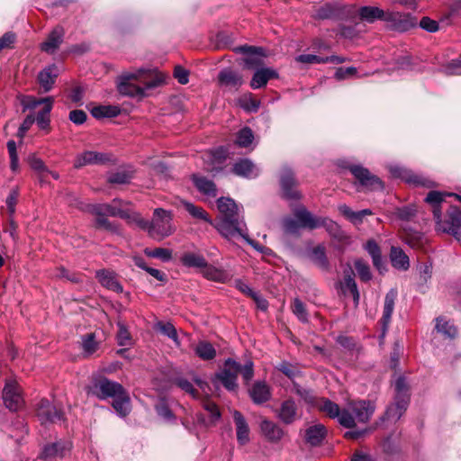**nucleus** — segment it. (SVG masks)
I'll list each match as a JSON object with an SVG mask.
<instances>
[{
    "label": "nucleus",
    "mask_w": 461,
    "mask_h": 461,
    "mask_svg": "<svg viewBox=\"0 0 461 461\" xmlns=\"http://www.w3.org/2000/svg\"><path fill=\"white\" fill-rule=\"evenodd\" d=\"M93 389L94 393L100 399H106L108 397L115 398L125 391L122 384L105 377L96 380L94 383Z\"/></svg>",
    "instance_id": "nucleus-11"
},
{
    "label": "nucleus",
    "mask_w": 461,
    "mask_h": 461,
    "mask_svg": "<svg viewBox=\"0 0 461 461\" xmlns=\"http://www.w3.org/2000/svg\"><path fill=\"white\" fill-rule=\"evenodd\" d=\"M37 416L41 424L56 423L63 420V412L48 400H41L38 405Z\"/></svg>",
    "instance_id": "nucleus-13"
},
{
    "label": "nucleus",
    "mask_w": 461,
    "mask_h": 461,
    "mask_svg": "<svg viewBox=\"0 0 461 461\" xmlns=\"http://www.w3.org/2000/svg\"><path fill=\"white\" fill-rule=\"evenodd\" d=\"M181 262L184 266L188 267H196L203 269L206 267V259L200 254L192 252L185 253L181 258Z\"/></svg>",
    "instance_id": "nucleus-43"
},
{
    "label": "nucleus",
    "mask_w": 461,
    "mask_h": 461,
    "mask_svg": "<svg viewBox=\"0 0 461 461\" xmlns=\"http://www.w3.org/2000/svg\"><path fill=\"white\" fill-rule=\"evenodd\" d=\"M310 259L322 271L329 272L330 270V264L326 256V249L323 245L320 244L312 249Z\"/></svg>",
    "instance_id": "nucleus-31"
},
{
    "label": "nucleus",
    "mask_w": 461,
    "mask_h": 461,
    "mask_svg": "<svg viewBox=\"0 0 461 461\" xmlns=\"http://www.w3.org/2000/svg\"><path fill=\"white\" fill-rule=\"evenodd\" d=\"M58 77L57 68L54 66L45 68L38 75V82L44 92H49Z\"/></svg>",
    "instance_id": "nucleus-36"
},
{
    "label": "nucleus",
    "mask_w": 461,
    "mask_h": 461,
    "mask_svg": "<svg viewBox=\"0 0 461 461\" xmlns=\"http://www.w3.org/2000/svg\"><path fill=\"white\" fill-rule=\"evenodd\" d=\"M320 410L325 412L330 418H338L339 421L341 411L339 406L329 399H323L319 406Z\"/></svg>",
    "instance_id": "nucleus-46"
},
{
    "label": "nucleus",
    "mask_w": 461,
    "mask_h": 461,
    "mask_svg": "<svg viewBox=\"0 0 461 461\" xmlns=\"http://www.w3.org/2000/svg\"><path fill=\"white\" fill-rule=\"evenodd\" d=\"M233 420L236 425L237 440L240 445L249 441V428L244 416L239 411H233Z\"/></svg>",
    "instance_id": "nucleus-29"
},
{
    "label": "nucleus",
    "mask_w": 461,
    "mask_h": 461,
    "mask_svg": "<svg viewBox=\"0 0 461 461\" xmlns=\"http://www.w3.org/2000/svg\"><path fill=\"white\" fill-rule=\"evenodd\" d=\"M172 221L173 215L170 211L157 208L154 210L152 220L147 221L144 230L148 231L151 238L161 240L175 232Z\"/></svg>",
    "instance_id": "nucleus-9"
},
{
    "label": "nucleus",
    "mask_w": 461,
    "mask_h": 461,
    "mask_svg": "<svg viewBox=\"0 0 461 461\" xmlns=\"http://www.w3.org/2000/svg\"><path fill=\"white\" fill-rule=\"evenodd\" d=\"M375 411V404L370 401H356L341 410L339 424L345 428H354L357 422L366 423Z\"/></svg>",
    "instance_id": "nucleus-6"
},
{
    "label": "nucleus",
    "mask_w": 461,
    "mask_h": 461,
    "mask_svg": "<svg viewBox=\"0 0 461 461\" xmlns=\"http://www.w3.org/2000/svg\"><path fill=\"white\" fill-rule=\"evenodd\" d=\"M194 352L203 360H212L216 356L215 348L207 341H200L195 346Z\"/></svg>",
    "instance_id": "nucleus-44"
},
{
    "label": "nucleus",
    "mask_w": 461,
    "mask_h": 461,
    "mask_svg": "<svg viewBox=\"0 0 461 461\" xmlns=\"http://www.w3.org/2000/svg\"><path fill=\"white\" fill-rule=\"evenodd\" d=\"M327 436V429L321 423L309 425L303 431V439L311 447L321 446Z\"/></svg>",
    "instance_id": "nucleus-20"
},
{
    "label": "nucleus",
    "mask_w": 461,
    "mask_h": 461,
    "mask_svg": "<svg viewBox=\"0 0 461 461\" xmlns=\"http://www.w3.org/2000/svg\"><path fill=\"white\" fill-rule=\"evenodd\" d=\"M117 341L120 346H130L131 337L126 326L122 322H118Z\"/></svg>",
    "instance_id": "nucleus-56"
},
{
    "label": "nucleus",
    "mask_w": 461,
    "mask_h": 461,
    "mask_svg": "<svg viewBox=\"0 0 461 461\" xmlns=\"http://www.w3.org/2000/svg\"><path fill=\"white\" fill-rule=\"evenodd\" d=\"M19 196V191L17 188H13L6 198V206L9 213L13 215L15 212V205Z\"/></svg>",
    "instance_id": "nucleus-62"
},
{
    "label": "nucleus",
    "mask_w": 461,
    "mask_h": 461,
    "mask_svg": "<svg viewBox=\"0 0 461 461\" xmlns=\"http://www.w3.org/2000/svg\"><path fill=\"white\" fill-rule=\"evenodd\" d=\"M120 108L114 105H99L91 110V114L96 119L112 118L120 114Z\"/></svg>",
    "instance_id": "nucleus-42"
},
{
    "label": "nucleus",
    "mask_w": 461,
    "mask_h": 461,
    "mask_svg": "<svg viewBox=\"0 0 461 461\" xmlns=\"http://www.w3.org/2000/svg\"><path fill=\"white\" fill-rule=\"evenodd\" d=\"M227 157L228 151L222 147L205 152L203 158L206 164V170L210 172L221 170Z\"/></svg>",
    "instance_id": "nucleus-16"
},
{
    "label": "nucleus",
    "mask_w": 461,
    "mask_h": 461,
    "mask_svg": "<svg viewBox=\"0 0 461 461\" xmlns=\"http://www.w3.org/2000/svg\"><path fill=\"white\" fill-rule=\"evenodd\" d=\"M395 389V396L393 402L391 403L384 412V414L380 418L382 422L388 421L391 423L397 422L400 418L406 411L409 402H410V394H409V386L405 381V378L402 376H399L394 384Z\"/></svg>",
    "instance_id": "nucleus-7"
},
{
    "label": "nucleus",
    "mask_w": 461,
    "mask_h": 461,
    "mask_svg": "<svg viewBox=\"0 0 461 461\" xmlns=\"http://www.w3.org/2000/svg\"><path fill=\"white\" fill-rule=\"evenodd\" d=\"M397 298V291L391 289L384 297V304L383 316L381 318L383 336L387 331L389 323L391 322V317L394 309L395 300Z\"/></svg>",
    "instance_id": "nucleus-25"
},
{
    "label": "nucleus",
    "mask_w": 461,
    "mask_h": 461,
    "mask_svg": "<svg viewBox=\"0 0 461 461\" xmlns=\"http://www.w3.org/2000/svg\"><path fill=\"white\" fill-rule=\"evenodd\" d=\"M390 260L392 266L399 270H407L410 267L409 257L399 248L393 246L390 251Z\"/></svg>",
    "instance_id": "nucleus-35"
},
{
    "label": "nucleus",
    "mask_w": 461,
    "mask_h": 461,
    "mask_svg": "<svg viewBox=\"0 0 461 461\" xmlns=\"http://www.w3.org/2000/svg\"><path fill=\"white\" fill-rule=\"evenodd\" d=\"M339 14L340 10L339 6L326 4L316 11L315 16L318 19H330L339 17Z\"/></svg>",
    "instance_id": "nucleus-48"
},
{
    "label": "nucleus",
    "mask_w": 461,
    "mask_h": 461,
    "mask_svg": "<svg viewBox=\"0 0 461 461\" xmlns=\"http://www.w3.org/2000/svg\"><path fill=\"white\" fill-rule=\"evenodd\" d=\"M249 395L257 404L266 402L271 397L270 388L265 382H256L249 390Z\"/></svg>",
    "instance_id": "nucleus-32"
},
{
    "label": "nucleus",
    "mask_w": 461,
    "mask_h": 461,
    "mask_svg": "<svg viewBox=\"0 0 461 461\" xmlns=\"http://www.w3.org/2000/svg\"><path fill=\"white\" fill-rule=\"evenodd\" d=\"M131 178H132L131 173L122 170V171L112 173L108 176V182L111 184L123 185V184H128Z\"/></svg>",
    "instance_id": "nucleus-55"
},
{
    "label": "nucleus",
    "mask_w": 461,
    "mask_h": 461,
    "mask_svg": "<svg viewBox=\"0 0 461 461\" xmlns=\"http://www.w3.org/2000/svg\"><path fill=\"white\" fill-rule=\"evenodd\" d=\"M99 348V343L95 340V333H87L82 336V348L86 355L94 354Z\"/></svg>",
    "instance_id": "nucleus-47"
},
{
    "label": "nucleus",
    "mask_w": 461,
    "mask_h": 461,
    "mask_svg": "<svg viewBox=\"0 0 461 461\" xmlns=\"http://www.w3.org/2000/svg\"><path fill=\"white\" fill-rule=\"evenodd\" d=\"M163 82V75L151 70L139 69L122 74L117 80V89L122 95L142 98L146 95V90L155 88Z\"/></svg>",
    "instance_id": "nucleus-1"
},
{
    "label": "nucleus",
    "mask_w": 461,
    "mask_h": 461,
    "mask_svg": "<svg viewBox=\"0 0 461 461\" xmlns=\"http://www.w3.org/2000/svg\"><path fill=\"white\" fill-rule=\"evenodd\" d=\"M202 273L204 277L210 280L224 282L226 279V274L222 270L218 269L213 266L208 265L207 263L206 267H203L202 269Z\"/></svg>",
    "instance_id": "nucleus-49"
},
{
    "label": "nucleus",
    "mask_w": 461,
    "mask_h": 461,
    "mask_svg": "<svg viewBox=\"0 0 461 461\" xmlns=\"http://www.w3.org/2000/svg\"><path fill=\"white\" fill-rule=\"evenodd\" d=\"M193 181L200 193L212 197H215L217 195V188L212 181L206 177L198 176H194Z\"/></svg>",
    "instance_id": "nucleus-38"
},
{
    "label": "nucleus",
    "mask_w": 461,
    "mask_h": 461,
    "mask_svg": "<svg viewBox=\"0 0 461 461\" xmlns=\"http://www.w3.org/2000/svg\"><path fill=\"white\" fill-rule=\"evenodd\" d=\"M180 205L183 206L194 219L201 220L213 225V221L201 206L195 205L185 200H180Z\"/></svg>",
    "instance_id": "nucleus-37"
},
{
    "label": "nucleus",
    "mask_w": 461,
    "mask_h": 461,
    "mask_svg": "<svg viewBox=\"0 0 461 461\" xmlns=\"http://www.w3.org/2000/svg\"><path fill=\"white\" fill-rule=\"evenodd\" d=\"M120 218L125 220L128 224H135L141 230H144L145 227H147V220L143 219L139 212L130 208L123 207L121 212Z\"/></svg>",
    "instance_id": "nucleus-41"
},
{
    "label": "nucleus",
    "mask_w": 461,
    "mask_h": 461,
    "mask_svg": "<svg viewBox=\"0 0 461 461\" xmlns=\"http://www.w3.org/2000/svg\"><path fill=\"white\" fill-rule=\"evenodd\" d=\"M295 60L303 64H324V57L313 54H302L295 58Z\"/></svg>",
    "instance_id": "nucleus-59"
},
{
    "label": "nucleus",
    "mask_w": 461,
    "mask_h": 461,
    "mask_svg": "<svg viewBox=\"0 0 461 461\" xmlns=\"http://www.w3.org/2000/svg\"><path fill=\"white\" fill-rule=\"evenodd\" d=\"M64 30L62 27H56L49 34L47 40L41 44V50L53 53L63 41Z\"/></svg>",
    "instance_id": "nucleus-30"
},
{
    "label": "nucleus",
    "mask_w": 461,
    "mask_h": 461,
    "mask_svg": "<svg viewBox=\"0 0 461 461\" xmlns=\"http://www.w3.org/2000/svg\"><path fill=\"white\" fill-rule=\"evenodd\" d=\"M95 276L104 287L116 293H122V285L117 280L114 272L106 269H101L96 271Z\"/></svg>",
    "instance_id": "nucleus-27"
},
{
    "label": "nucleus",
    "mask_w": 461,
    "mask_h": 461,
    "mask_svg": "<svg viewBox=\"0 0 461 461\" xmlns=\"http://www.w3.org/2000/svg\"><path fill=\"white\" fill-rule=\"evenodd\" d=\"M360 18L367 23H374L375 20L390 22L393 25L401 31H407L416 25V19L411 14L402 13L384 12L375 6H363L359 9Z\"/></svg>",
    "instance_id": "nucleus-4"
},
{
    "label": "nucleus",
    "mask_w": 461,
    "mask_h": 461,
    "mask_svg": "<svg viewBox=\"0 0 461 461\" xmlns=\"http://www.w3.org/2000/svg\"><path fill=\"white\" fill-rule=\"evenodd\" d=\"M71 449L72 443L69 440H59L46 445L41 452V457L44 459L63 458L70 453Z\"/></svg>",
    "instance_id": "nucleus-17"
},
{
    "label": "nucleus",
    "mask_w": 461,
    "mask_h": 461,
    "mask_svg": "<svg viewBox=\"0 0 461 461\" xmlns=\"http://www.w3.org/2000/svg\"><path fill=\"white\" fill-rule=\"evenodd\" d=\"M349 170L366 190L379 191L384 189L382 180L375 175H373L367 168L360 165H353L349 167Z\"/></svg>",
    "instance_id": "nucleus-10"
},
{
    "label": "nucleus",
    "mask_w": 461,
    "mask_h": 461,
    "mask_svg": "<svg viewBox=\"0 0 461 461\" xmlns=\"http://www.w3.org/2000/svg\"><path fill=\"white\" fill-rule=\"evenodd\" d=\"M124 204H127V203L120 199H113L112 203L94 205L92 208V212L96 216L120 217Z\"/></svg>",
    "instance_id": "nucleus-21"
},
{
    "label": "nucleus",
    "mask_w": 461,
    "mask_h": 461,
    "mask_svg": "<svg viewBox=\"0 0 461 461\" xmlns=\"http://www.w3.org/2000/svg\"><path fill=\"white\" fill-rule=\"evenodd\" d=\"M293 313L298 318V320L303 323L308 322L309 316L305 307V304L298 298L293 301L291 305Z\"/></svg>",
    "instance_id": "nucleus-51"
},
{
    "label": "nucleus",
    "mask_w": 461,
    "mask_h": 461,
    "mask_svg": "<svg viewBox=\"0 0 461 461\" xmlns=\"http://www.w3.org/2000/svg\"><path fill=\"white\" fill-rule=\"evenodd\" d=\"M175 384L183 391L190 393L193 397H196L197 391L194 388L193 384L185 378H177Z\"/></svg>",
    "instance_id": "nucleus-63"
},
{
    "label": "nucleus",
    "mask_w": 461,
    "mask_h": 461,
    "mask_svg": "<svg viewBox=\"0 0 461 461\" xmlns=\"http://www.w3.org/2000/svg\"><path fill=\"white\" fill-rule=\"evenodd\" d=\"M339 212L350 221L354 225H360L364 221V218L367 215H372L373 212L370 209H364L361 211L354 212L346 204L339 206Z\"/></svg>",
    "instance_id": "nucleus-34"
},
{
    "label": "nucleus",
    "mask_w": 461,
    "mask_h": 461,
    "mask_svg": "<svg viewBox=\"0 0 461 461\" xmlns=\"http://www.w3.org/2000/svg\"><path fill=\"white\" fill-rule=\"evenodd\" d=\"M145 254L149 258H159L162 261H169L172 258L171 250L163 248H157L154 249H146Z\"/></svg>",
    "instance_id": "nucleus-53"
},
{
    "label": "nucleus",
    "mask_w": 461,
    "mask_h": 461,
    "mask_svg": "<svg viewBox=\"0 0 461 461\" xmlns=\"http://www.w3.org/2000/svg\"><path fill=\"white\" fill-rule=\"evenodd\" d=\"M425 201L433 206V217L436 221V230L445 233L452 234L457 240L461 229V210L456 207H450L447 211V220L441 219L440 203L444 201V194L438 191H430Z\"/></svg>",
    "instance_id": "nucleus-3"
},
{
    "label": "nucleus",
    "mask_w": 461,
    "mask_h": 461,
    "mask_svg": "<svg viewBox=\"0 0 461 461\" xmlns=\"http://www.w3.org/2000/svg\"><path fill=\"white\" fill-rule=\"evenodd\" d=\"M3 400L6 408L16 411L23 404L21 391L18 385L14 382H7L3 391Z\"/></svg>",
    "instance_id": "nucleus-14"
},
{
    "label": "nucleus",
    "mask_w": 461,
    "mask_h": 461,
    "mask_svg": "<svg viewBox=\"0 0 461 461\" xmlns=\"http://www.w3.org/2000/svg\"><path fill=\"white\" fill-rule=\"evenodd\" d=\"M393 174H395L397 176L403 179L406 183L411 184L414 185H421L426 187H431L433 186V182L430 180L423 177L422 176L414 174L411 171H409L407 169L403 168H395L393 171Z\"/></svg>",
    "instance_id": "nucleus-28"
},
{
    "label": "nucleus",
    "mask_w": 461,
    "mask_h": 461,
    "mask_svg": "<svg viewBox=\"0 0 461 461\" xmlns=\"http://www.w3.org/2000/svg\"><path fill=\"white\" fill-rule=\"evenodd\" d=\"M156 328L162 334H164L165 336H167L169 339H171L175 342V344L177 347H179L180 342L178 340L177 332H176V328L174 327V325L172 323H170V322L164 323V322L160 321V322H158L156 324Z\"/></svg>",
    "instance_id": "nucleus-50"
},
{
    "label": "nucleus",
    "mask_w": 461,
    "mask_h": 461,
    "mask_svg": "<svg viewBox=\"0 0 461 461\" xmlns=\"http://www.w3.org/2000/svg\"><path fill=\"white\" fill-rule=\"evenodd\" d=\"M95 224L98 228H103L112 233L121 234V230L118 224L110 221L104 216H97L95 220Z\"/></svg>",
    "instance_id": "nucleus-54"
},
{
    "label": "nucleus",
    "mask_w": 461,
    "mask_h": 461,
    "mask_svg": "<svg viewBox=\"0 0 461 461\" xmlns=\"http://www.w3.org/2000/svg\"><path fill=\"white\" fill-rule=\"evenodd\" d=\"M357 72V69L355 67L339 68L336 70L334 77L338 80H343L350 77L356 76Z\"/></svg>",
    "instance_id": "nucleus-61"
},
{
    "label": "nucleus",
    "mask_w": 461,
    "mask_h": 461,
    "mask_svg": "<svg viewBox=\"0 0 461 461\" xmlns=\"http://www.w3.org/2000/svg\"><path fill=\"white\" fill-rule=\"evenodd\" d=\"M278 73L272 68H262L254 73L250 81V86L258 89L265 86L270 79L277 78Z\"/></svg>",
    "instance_id": "nucleus-26"
},
{
    "label": "nucleus",
    "mask_w": 461,
    "mask_h": 461,
    "mask_svg": "<svg viewBox=\"0 0 461 461\" xmlns=\"http://www.w3.org/2000/svg\"><path fill=\"white\" fill-rule=\"evenodd\" d=\"M44 101H47V104L43 106L35 117V122L42 130L47 129L50 125V113L53 106L54 99L51 96H48L44 97Z\"/></svg>",
    "instance_id": "nucleus-39"
},
{
    "label": "nucleus",
    "mask_w": 461,
    "mask_h": 461,
    "mask_svg": "<svg viewBox=\"0 0 461 461\" xmlns=\"http://www.w3.org/2000/svg\"><path fill=\"white\" fill-rule=\"evenodd\" d=\"M294 216L296 219L287 218L284 220L283 227L288 234H298L300 228H309L311 230L319 228L321 226L333 227L334 221L329 219L315 218L305 208H299L295 211Z\"/></svg>",
    "instance_id": "nucleus-8"
},
{
    "label": "nucleus",
    "mask_w": 461,
    "mask_h": 461,
    "mask_svg": "<svg viewBox=\"0 0 461 461\" xmlns=\"http://www.w3.org/2000/svg\"><path fill=\"white\" fill-rule=\"evenodd\" d=\"M261 433L272 443L279 442L285 436L284 429L272 420L262 419L259 423Z\"/></svg>",
    "instance_id": "nucleus-22"
},
{
    "label": "nucleus",
    "mask_w": 461,
    "mask_h": 461,
    "mask_svg": "<svg viewBox=\"0 0 461 461\" xmlns=\"http://www.w3.org/2000/svg\"><path fill=\"white\" fill-rule=\"evenodd\" d=\"M111 161V155L95 151H84L74 161V167L80 168L87 165H103Z\"/></svg>",
    "instance_id": "nucleus-15"
},
{
    "label": "nucleus",
    "mask_w": 461,
    "mask_h": 461,
    "mask_svg": "<svg viewBox=\"0 0 461 461\" xmlns=\"http://www.w3.org/2000/svg\"><path fill=\"white\" fill-rule=\"evenodd\" d=\"M253 139L252 131L249 127H244L238 132L235 142L240 147L247 148L252 143Z\"/></svg>",
    "instance_id": "nucleus-52"
},
{
    "label": "nucleus",
    "mask_w": 461,
    "mask_h": 461,
    "mask_svg": "<svg viewBox=\"0 0 461 461\" xmlns=\"http://www.w3.org/2000/svg\"><path fill=\"white\" fill-rule=\"evenodd\" d=\"M436 322L435 328L438 332L444 334L449 339H454L456 336V328L449 321H447L443 317L437 318Z\"/></svg>",
    "instance_id": "nucleus-45"
},
{
    "label": "nucleus",
    "mask_w": 461,
    "mask_h": 461,
    "mask_svg": "<svg viewBox=\"0 0 461 461\" xmlns=\"http://www.w3.org/2000/svg\"><path fill=\"white\" fill-rule=\"evenodd\" d=\"M219 220L213 226L227 239L242 233V229L247 226L244 221L243 208L239 207L235 201L229 197H220L217 200Z\"/></svg>",
    "instance_id": "nucleus-2"
},
{
    "label": "nucleus",
    "mask_w": 461,
    "mask_h": 461,
    "mask_svg": "<svg viewBox=\"0 0 461 461\" xmlns=\"http://www.w3.org/2000/svg\"><path fill=\"white\" fill-rule=\"evenodd\" d=\"M235 52L243 53L248 57L244 59V63L249 68L261 66L263 64L262 57L265 56L264 49L249 45H242L234 49Z\"/></svg>",
    "instance_id": "nucleus-18"
},
{
    "label": "nucleus",
    "mask_w": 461,
    "mask_h": 461,
    "mask_svg": "<svg viewBox=\"0 0 461 461\" xmlns=\"http://www.w3.org/2000/svg\"><path fill=\"white\" fill-rule=\"evenodd\" d=\"M232 173L244 178H254L259 174L258 167L249 158H241L235 162L231 169Z\"/></svg>",
    "instance_id": "nucleus-24"
},
{
    "label": "nucleus",
    "mask_w": 461,
    "mask_h": 461,
    "mask_svg": "<svg viewBox=\"0 0 461 461\" xmlns=\"http://www.w3.org/2000/svg\"><path fill=\"white\" fill-rule=\"evenodd\" d=\"M276 368L290 379H293L299 374L298 368L286 361L281 362Z\"/></svg>",
    "instance_id": "nucleus-58"
},
{
    "label": "nucleus",
    "mask_w": 461,
    "mask_h": 461,
    "mask_svg": "<svg viewBox=\"0 0 461 461\" xmlns=\"http://www.w3.org/2000/svg\"><path fill=\"white\" fill-rule=\"evenodd\" d=\"M355 267L361 280L366 282L372 278L370 267L365 261L357 259Z\"/></svg>",
    "instance_id": "nucleus-57"
},
{
    "label": "nucleus",
    "mask_w": 461,
    "mask_h": 461,
    "mask_svg": "<svg viewBox=\"0 0 461 461\" xmlns=\"http://www.w3.org/2000/svg\"><path fill=\"white\" fill-rule=\"evenodd\" d=\"M278 419L285 424H292L300 418L295 402L287 399L281 403L277 412Z\"/></svg>",
    "instance_id": "nucleus-23"
},
{
    "label": "nucleus",
    "mask_w": 461,
    "mask_h": 461,
    "mask_svg": "<svg viewBox=\"0 0 461 461\" xmlns=\"http://www.w3.org/2000/svg\"><path fill=\"white\" fill-rule=\"evenodd\" d=\"M219 86L229 91H237L243 84L242 76L239 73L225 68L218 74Z\"/></svg>",
    "instance_id": "nucleus-19"
},
{
    "label": "nucleus",
    "mask_w": 461,
    "mask_h": 461,
    "mask_svg": "<svg viewBox=\"0 0 461 461\" xmlns=\"http://www.w3.org/2000/svg\"><path fill=\"white\" fill-rule=\"evenodd\" d=\"M113 407L121 417H126L131 411V400L128 393L124 391L113 398Z\"/></svg>",
    "instance_id": "nucleus-40"
},
{
    "label": "nucleus",
    "mask_w": 461,
    "mask_h": 461,
    "mask_svg": "<svg viewBox=\"0 0 461 461\" xmlns=\"http://www.w3.org/2000/svg\"><path fill=\"white\" fill-rule=\"evenodd\" d=\"M174 77L177 79L181 85H185L189 80V72L181 66L175 67Z\"/></svg>",
    "instance_id": "nucleus-64"
},
{
    "label": "nucleus",
    "mask_w": 461,
    "mask_h": 461,
    "mask_svg": "<svg viewBox=\"0 0 461 461\" xmlns=\"http://www.w3.org/2000/svg\"><path fill=\"white\" fill-rule=\"evenodd\" d=\"M241 374L246 383L249 382L253 375V363L248 361L244 366L231 358H228L224 363L223 369L216 374L215 377L229 391H235L238 387V375Z\"/></svg>",
    "instance_id": "nucleus-5"
},
{
    "label": "nucleus",
    "mask_w": 461,
    "mask_h": 461,
    "mask_svg": "<svg viewBox=\"0 0 461 461\" xmlns=\"http://www.w3.org/2000/svg\"><path fill=\"white\" fill-rule=\"evenodd\" d=\"M340 289L344 294H350L355 303H358L360 295L354 279V272L351 268L345 272L344 279L340 282Z\"/></svg>",
    "instance_id": "nucleus-33"
},
{
    "label": "nucleus",
    "mask_w": 461,
    "mask_h": 461,
    "mask_svg": "<svg viewBox=\"0 0 461 461\" xmlns=\"http://www.w3.org/2000/svg\"><path fill=\"white\" fill-rule=\"evenodd\" d=\"M444 72L447 75H461V58L452 59L444 66Z\"/></svg>",
    "instance_id": "nucleus-60"
},
{
    "label": "nucleus",
    "mask_w": 461,
    "mask_h": 461,
    "mask_svg": "<svg viewBox=\"0 0 461 461\" xmlns=\"http://www.w3.org/2000/svg\"><path fill=\"white\" fill-rule=\"evenodd\" d=\"M280 185L285 198L294 200L301 198L300 193L296 190L297 181L294 178V172L286 166L281 169Z\"/></svg>",
    "instance_id": "nucleus-12"
}]
</instances>
